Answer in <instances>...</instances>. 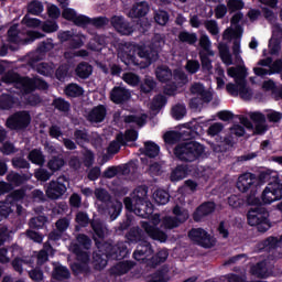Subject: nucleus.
<instances>
[{
  "instance_id": "f257e3e1",
  "label": "nucleus",
  "mask_w": 282,
  "mask_h": 282,
  "mask_svg": "<svg viewBox=\"0 0 282 282\" xmlns=\"http://www.w3.org/2000/svg\"><path fill=\"white\" fill-rule=\"evenodd\" d=\"M95 235L97 250L93 252V267L96 271H101L108 265L109 260H123L129 257L130 250L123 241L113 243L111 241H100L105 239V230L100 223L91 224Z\"/></svg>"
},
{
  "instance_id": "f03ea898",
  "label": "nucleus",
  "mask_w": 282,
  "mask_h": 282,
  "mask_svg": "<svg viewBox=\"0 0 282 282\" xmlns=\"http://www.w3.org/2000/svg\"><path fill=\"white\" fill-rule=\"evenodd\" d=\"M159 59L158 52H150L145 45H138L135 50L123 52L121 61L129 67L133 65L140 69H147L152 63H156Z\"/></svg>"
},
{
  "instance_id": "7ed1b4c3",
  "label": "nucleus",
  "mask_w": 282,
  "mask_h": 282,
  "mask_svg": "<svg viewBox=\"0 0 282 282\" xmlns=\"http://www.w3.org/2000/svg\"><path fill=\"white\" fill-rule=\"evenodd\" d=\"M173 153L180 161L192 163L203 156L205 153V147L192 139H185V142H182L175 147Z\"/></svg>"
},
{
  "instance_id": "20e7f679",
  "label": "nucleus",
  "mask_w": 282,
  "mask_h": 282,
  "mask_svg": "<svg viewBox=\"0 0 282 282\" xmlns=\"http://www.w3.org/2000/svg\"><path fill=\"white\" fill-rule=\"evenodd\" d=\"M262 202L263 200L260 199L259 204L251 205L254 207L247 213V224L251 227H256L258 232L265 234L271 229L272 224L270 221V213L262 205Z\"/></svg>"
},
{
  "instance_id": "39448f33",
  "label": "nucleus",
  "mask_w": 282,
  "mask_h": 282,
  "mask_svg": "<svg viewBox=\"0 0 282 282\" xmlns=\"http://www.w3.org/2000/svg\"><path fill=\"white\" fill-rule=\"evenodd\" d=\"M258 176L253 173H245L239 176L237 182V187L242 193H249L247 195V204L248 205H258L260 204V198L257 197L259 192L258 189Z\"/></svg>"
},
{
  "instance_id": "423d86ee",
  "label": "nucleus",
  "mask_w": 282,
  "mask_h": 282,
  "mask_svg": "<svg viewBox=\"0 0 282 282\" xmlns=\"http://www.w3.org/2000/svg\"><path fill=\"white\" fill-rule=\"evenodd\" d=\"M2 83L12 85L22 95H31L36 91L35 79L29 76H21L19 73H7L2 77Z\"/></svg>"
},
{
  "instance_id": "0eeeda50",
  "label": "nucleus",
  "mask_w": 282,
  "mask_h": 282,
  "mask_svg": "<svg viewBox=\"0 0 282 282\" xmlns=\"http://www.w3.org/2000/svg\"><path fill=\"white\" fill-rule=\"evenodd\" d=\"M32 123V115L29 110H17L6 119L4 127L10 131H25Z\"/></svg>"
},
{
  "instance_id": "6e6552de",
  "label": "nucleus",
  "mask_w": 282,
  "mask_h": 282,
  "mask_svg": "<svg viewBox=\"0 0 282 282\" xmlns=\"http://www.w3.org/2000/svg\"><path fill=\"white\" fill-rule=\"evenodd\" d=\"M227 74L230 78L235 79L236 85L240 88V99L251 100L253 93L248 86L247 82V68L245 66L230 67L227 70Z\"/></svg>"
},
{
  "instance_id": "1a4fd4ad",
  "label": "nucleus",
  "mask_w": 282,
  "mask_h": 282,
  "mask_svg": "<svg viewBox=\"0 0 282 282\" xmlns=\"http://www.w3.org/2000/svg\"><path fill=\"white\" fill-rule=\"evenodd\" d=\"M65 182H68L67 178L65 176H59L57 180H52L46 183L44 186L46 197L53 200L61 199L67 191Z\"/></svg>"
},
{
  "instance_id": "9d476101",
  "label": "nucleus",
  "mask_w": 282,
  "mask_h": 282,
  "mask_svg": "<svg viewBox=\"0 0 282 282\" xmlns=\"http://www.w3.org/2000/svg\"><path fill=\"white\" fill-rule=\"evenodd\" d=\"M282 199V183L279 178L270 182L261 194L262 204H273Z\"/></svg>"
},
{
  "instance_id": "9b49d317",
  "label": "nucleus",
  "mask_w": 282,
  "mask_h": 282,
  "mask_svg": "<svg viewBox=\"0 0 282 282\" xmlns=\"http://www.w3.org/2000/svg\"><path fill=\"white\" fill-rule=\"evenodd\" d=\"M188 238L191 241H193L195 245L209 249L215 246V242L212 238V236L203 228H192L188 231Z\"/></svg>"
},
{
  "instance_id": "f8f14e48",
  "label": "nucleus",
  "mask_w": 282,
  "mask_h": 282,
  "mask_svg": "<svg viewBox=\"0 0 282 282\" xmlns=\"http://www.w3.org/2000/svg\"><path fill=\"white\" fill-rule=\"evenodd\" d=\"M216 210V203L206 200L202 203L193 213L192 217L195 223H200L204 218L213 215Z\"/></svg>"
},
{
  "instance_id": "ddd939ff",
  "label": "nucleus",
  "mask_w": 282,
  "mask_h": 282,
  "mask_svg": "<svg viewBox=\"0 0 282 282\" xmlns=\"http://www.w3.org/2000/svg\"><path fill=\"white\" fill-rule=\"evenodd\" d=\"M141 227L144 232L155 241L164 243L169 239V236L165 231L161 230L159 227L150 224L149 221H142Z\"/></svg>"
},
{
  "instance_id": "4468645a",
  "label": "nucleus",
  "mask_w": 282,
  "mask_h": 282,
  "mask_svg": "<svg viewBox=\"0 0 282 282\" xmlns=\"http://www.w3.org/2000/svg\"><path fill=\"white\" fill-rule=\"evenodd\" d=\"M194 138V130L188 128L187 130H183V132H177L172 130L171 132H165L164 142L166 144H176L180 141L189 140Z\"/></svg>"
},
{
  "instance_id": "2eb2a0df",
  "label": "nucleus",
  "mask_w": 282,
  "mask_h": 282,
  "mask_svg": "<svg viewBox=\"0 0 282 282\" xmlns=\"http://www.w3.org/2000/svg\"><path fill=\"white\" fill-rule=\"evenodd\" d=\"M154 213V205L151 200H134V215L142 219H149Z\"/></svg>"
},
{
  "instance_id": "dca6fc26",
  "label": "nucleus",
  "mask_w": 282,
  "mask_h": 282,
  "mask_svg": "<svg viewBox=\"0 0 282 282\" xmlns=\"http://www.w3.org/2000/svg\"><path fill=\"white\" fill-rule=\"evenodd\" d=\"M154 253V249L150 241L142 240L137 245L135 250L132 253V257L135 261H142Z\"/></svg>"
},
{
  "instance_id": "f3484780",
  "label": "nucleus",
  "mask_w": 282,
  "mask_h": 282,
  "mask_svg": "<svg viewBox=\"0 0 282 282\" xmlns=\"http://www.w3.org/2000/svg\"><path fill=\"white\" fill-rule=\"evenodd\" d=\"M110 24H112V28H115L119 34L130 35L133 33V28L123 17H112L110 19Z\"/></svg>"
},
{
  "instance_id": "a211bd4d",
  "label": "nucleus",
  "mask_w": 282,
  "mask_h": 282,
  "mask_svg": "<svg viewBox=\"0 0 282 282\" xmlns=\"http://www.w3.org/2000/svg\"><path fill=\"white\" fill-rule=\"evenodd\" d=\"M131 98V94L128 89L121 86H115L112 90H110V101L115 105H123Z\"/></svg>"
},
{
  "instance_id": "6ab92c4d",
  "label": "nucleus",
  "mask_w": 282,
  "mask_h": 282,
  "mask_svg": "<svg viewBox=\"0 0 282 282\" xmlns=\"http://www.w3.org/2000/svg\"><path fill=\"white\" fill-rule=\"evenodd\" d=\"M149 2H134V4H132L131 9L129 10L128 17L131 19L144 18L149 13Z\"/></svg>"
},
{
  "instance_id": "aec40b11",
  "label": "nucleus",
  "mask_w": 282,
  "mask_h": 282,
  "mask_svg": "<svg viewBox=\"0 0 282 282\" xmlns=\"http://www.w3.org/2000/svg\"><path fill=\"white\" fill-rule=\"evenodd\" d=\"M126 239L132 245L140 243L147 239V231L140 227H131L126 234Z\"/></svg>"
},
{
  "instance_id": "412c9836",
  "label": "nucleus",
  "mask_w": 282,
  "mask_h": 282,
  "mask_svg": "<svg viewBox=\"0 0 282 282\" xmlns=\"http://www.w3.org/2000/svg\"><path fill=\"white\" fill-rule=\"evenodd\" d=\"M169 257L170 251L167 249H160L148 260V267L156 269L159 265L165 263Z\"/></svg>"
},
{
  "instance_id": "4be33fe9",
  "label": "nucleus",
  "mask_w": 282,
  "mask_h": 282,
  "mask_svg": "<svg viewBox=\"0 0 282 282\" xmlns=\"http://www.w3.org/2000/svg\"><path fill=\"white\" fill-rule=\"evenodd\" d=\"M107 108L105 105H98L91 109L88 113V119L90 122L100 123L106 119Z\"/></svg>"
},
{
  "instance_id": "5701e85b",
  "label": "nucleus",
  "mask_w": 282,
  "mask_h": 282,
  "mask_svg": "<svg viewBox=\"0 0 282 282\" xmlns=\"http://www.w3.org/2000/svg\"><path fill=\"white\" fill-rule=\"evenodd\" d=\"M279 247V239L270 236L257 243V248L260 252H271Z\"/></svg>"
},
{
  "instance_id": "b1692460",
  "label": "nucleus",
  "mask_w": 282,
  "mask_h": 282,
  "mask_svg": "<svg viewBox=\"0 0 282 282\" xmlns=\"http://www.w3.org/2000/svg\"><path fill=\"white\" fill-rule=\"evenodd\" d=\"M155 77L162 84L170 83L173 79V70L167 65L158 66Z\"/></svg>"
},
{
  "instance_id": "393cba45",
  "label": "nucleus",
  "mask_w": 282,
  "mask_h": 282,
  "mask_svg": "<svg viewBox=\"0 0 282 282\" xmlns=\"http://www.w3.org/2000/svg\"><path fill=\"white\" fill-rule=\"evenodd\" d=\"M134 268V262L130 260H123L122 262H117L111 269L112 274L117 276H122L129 273Z\"/></svg>"
},
{
  "instance_id": "a878e982",
  "label": "nucleus",
  "mask_w": 282,
  "mask_h": 282,
  "mask_svg": "<svg viewBox=\"0 0 282 282\" xmlns=\"http://www.w3.org/2000/svg\"><path fill=\"white\" fill-rule=\"evenodd\" d=\"M18 98L10 94L0 95V111H9L15 107Z\"/></svg>"
},
{
  "instance_id": "bb28decb",
  "label": "nucleus",
  "mask_w": 282,
  "mask_h": 282,
  "mask_svg": "<svg viewBox=\"0 0 282 282\" xmlns=\"http://www.w3.org/2000/svg\"><path fill=\"white\" fill-rule=\"evenodd\" d=\"M191 173V170L188 165L186 164H178L171 173V181L177 182L186 178L188 174Z\"/></svg>"
},
{
  "instance_id": "cd10ccee",
  "label": "nucleus",
  "mask_w": 282,
  "mask_h": 282,
  "mask_svg": "<svg viewBox=\"0 0 282 282\" xmlns=\"http://www.w3.org/2000/svg\"><path fill=\"white\" fill-rule=\"evenodd\" d=\"M121 147H126L124 145V134H122V132H119V134H117L115 141H112V142H110V144H108L107 152L110 155H116L120 152Z\"/></svg>"
},
{
  "instance_id": "c85d7f7f",
  "label": "nucleus",
  "mask_w": 282,
  "mask_h": 282,
  "mask_svg": "<svg viewBox=\"0 0 282 282\" xmlns=\"http://www.w3.org/2000/svg\"><path fill=\"white\" fill-rule=\"evenodd\" d=\"M25 197V191L23 189H15L12 191L4 199V202L10 205L12 209L15 208L17 204L21 202V199H24Z\"/></svg>"
},
{
  "instance_id": "c756f323",
  "label": "nucleus",
  "mask_w": 282,
  "mask_h": 282,
  "mask_svg": "<svg viewBox=\"0 0 282 282\" xmlns=\"http://www.w3.org/2000/svg\"><path fill=\"white\" fill-rule=\"evenodd\" d=\"M72 251L76 256V260L79 263L89 264L90 253L88 251H85L79 243H74L73 248H72Z\"/></svg>"
},
{
  "instance_id": "7c9ffc66",
  "label": "nucleus",
  "mask_w": 282,
  "mask_h": 282,
  "mask_svg": "<svg viewBox=\"0 0 282 282\" xmlns=\"http://www.w3.org/2000/svg\"><path fill=\"white\" fill-rule=\"evenodd\" d=\"M184 223H186V218L180 220L178 218H175L173 216H166L163 217L161 227L165 230H173L175 228H178Z\"/></svg>"
},
{
  "instance_id": "2f4dec72",
  "label": "nucleus",
  "mask_w": 282,
  "mask_h": 282,
  "mask_svg": "<svg viewBox=\"0 0 282 282\" xmlns=\"http://www.w3.org/2000/svg\"><path fill=\"white\" fill-rule=\"evenodd\" d=\"M75 72L78 78L86 80L93 74V66L87 62H82L77 65Z\"/></svg>"
},
{
  "instance_id": "473e14b6",
  "label": "nucleus",
  "mask_w": 282,
  "mask_h": 282,
  "mask_svg": "<svg viewBox=\"0 0 282 282\" xmlns=\"http://www.w3.org/2000/svg\"><path fill=\"white\" fill-rule=\"evenodd\" d=\"M140 151L145 156H148L150 159H154V158L159 156L161 148L155 142L148 141V142H144V148H143V150L140 149Z\"/></svg>"
},
{
  "instance_id": "72a5a7b5",
  "label": "nucleus",
  "mask_w": 282,
  "mask_h": 282,
  "mask_svg": "<svg viewBox=\"0 0 282 282\" xmlns=\"http://www.w3.org/2000/svg\"><path fill=\"white\" fill-rule=\"evenodd\" d=\"M169 273L170 267H167V264H163L161 269L154 271V273L151 275V280L148 282H169Z\"/></svg>"
},
{
  "instance_id": "f704fd0d",
  "label": "nucleus",
  "mask_w": 282,
  "mask_h": 282,
  "mask_svg": "<svg viewBox=\"0 0 282 282\" xmlns=\"http://www.w3.org/2000/svg\"><path fill=\"white\" fill-rule=\"evenodd\" d=\"M64 94L67 98H79L84 95V88L78 84L72 83L65 87Z\"/></svg>"
},
{
  "instance_id": "c9c22d12",
  "label": "nucleus",
  "mask_w": 282,
  "mask_h": 282,
  "mask_svg": "<svg viewBox=\"0 0 282 282\" xmlns=\"http://www.w3.org/2000/svg\"><path fill=\"white\" fill-rule=\"evenodd\" d=\"M167 105V97L162 94H158L153 97L150 109L152 111H161Z\"/></svg>"
},
{
  "instance_id": "e433bc0d",
  "label": "nucleus",
  "mask_w": 282,
  "mask_h": 282,
  "mask_svg": "<svg viewBox=\"0 0 282 282\" xmlns=\"http://www.w3.org/2000/svg\"><path fill=\"white\" fill-rule=\"evenodd\" d=\"M28 160L35 165H40V166L45 165V155L43 154V151H41V149L32 150L28 154Z\"/></svg>"
},
{
  "instance_id": "4c0bfd02",
  "label": "nucleus",
  "mask_w": 282,
  "mask_h": 282,
  "mask_svg": "<svg viewBox=\"0 0 282 282\" xmlns=\"http://www.w3.org/2000/svg\"><path fill=\"white\" fill-rule=\"evenodd\" d=\"M52 278L56 281L67 280L70 278V271L67 269V267H62V264H59L58 267L54 268Z\"/></svg>"
},
{
  "instance_id": "58836bf2",
  "label": "nucleus",
  "mask_w": 282,
  "mask_h": 282,
  "mask_svg": "<svg viewBox=\"0 0 282 282\" xmlns=\"http://www.w3.org/2000/svg\"><path fill=\"white\" fill-rule=\"evenodd\" d=\"M7 181L15 186H21L26 181H29V176L26 174L21 175L17 172H10L7 175Z\"/></svg>"
},
{
  "instance_id": "ea45409f",
  "label": "nucleus",
  "mask_w": 282,
  "mask_h": 282,
  "mask_svg": "<svg viewBox=\"0 0 282 282\" xmlns=\"http://www.w3.org/2000/svg\"><path fill=\"white\" fill-rule=\"evenodd\" d=\"M46 224H47V216L39 215L30 219L29 227L30 229L41 230L45 227Z\"/></svg>"
},
{
  "instance_id": "a19ab883",
  "label": "nucleus",
  "mask_w": 282,
  "mask_h": 282,
  "mask_svg": "<svg viewBox=\"0 0 282 282\" xmlns=\"http://www.w3.org/2000/svg\"><path fill=\"white\" fill-rule=\"evenodd\" d=\"M156 88V82L151 77H145L140 84V93L148 95Z\"/></svg>"
},
{
  "instance_id": "79ce46f5",
  "label": "nucleus",
  "mask_w": 282,
  "mask_h": 282,
  "mask_svg": "<svg viewBox=\"0 0 282 282\" xmlns=\"http://www.w3.org/2000/svg\"><path fill=\"white\" fill-rule=\"evenodd\" d=\"M267 272L268 269L265 262H257L256 264H253V267H251V274L259 279L267 278Z\"/></svg>"
},
{
  "instance_id": "37998d69",
  "label": "nucleus",
  "mask_w": 282,
  "mask_h": 282,
  "mask_svg": "<svg viewBox=\"0 0 282 282\" xmlns=\"http://www.w3.org/2000/svg\"><path fill=\"white\" fill-rule=\"evenodd\" d=\"M52 106L54 107L55 110H58L64 113H66L70 110L69 101L65 100L62 97L54 98Z\"/></svg>"
},
{
  "instance_id": "c03bdc74",
  "label": "nucleus",
  "mask_w": 282,
  "mask_h": 282,
  "mask_svg": "<svg viewBox=\"0 0 282 282\" xmlns=\"http://www.w3.org/2000/svg\"><path fill=\"white\" fill-rule=\"evenodd\" d=\"M154 202L158 203L160 206H165L169 204L171 195L164 189H158L153 194Z\"/></svg>"
},
{
  "instance_id": "a18cd8bd",
  "label": "nucleus",
  "mask_w": 282,
  "mask_h": 282,
  "mask_svg": "<svg viewBox=\"0 0 282 282\" xmlns=\"http://www.w3.org/2000/svg\"><path fill=\"white\" fill-rule=\"evenodd\" d=\"M70 269H72L73 273L76 275L89 274L91 272L89 264H87L85 262H73L70 265Z\"/></svg>"
},
{
  "instance_id": "49530a36",
  "label": "nucleus",
  "mask_w": 282,
  "mask_h": 282,
  "mask_svg": "<svg viewBox=\"0 0 282 282\" xmlns=\"http://www.w3.org/2000/svg\"><path fill=\"white\" fill-rule=\"evenodd\" d=\"M74 139L77 145L84 147L85 143H89V134L87 130H75L74 131Z\"/></svg>"
},
{
  "instance_id": "de8ad7c7",
  "label": "nucleus",
  "mask_w": 282,
  "mask_h": 282,
  "mask_svg": "<svg viewBox=\"0 0 282 282\" xmlns=\"http://www.w3.org/2000/svg\"><path fill=\"white\" fill-rule=\"evenodd\" d=\"M123 209V205L120 202L112 203L108 208V215H110V221L117 220Z\"/></svg>"
},
{
  "instance_id": "09e8293b",
  "label": "nucleus",
  "mask_w": 282,
  "mask_h": 282,
  "mask_svg": "<svg viewBox=\"0 0 282 282\" xmlns=\"http://www.w3.org/2000/svg\"><path fill=\"white\" fill-rule=\"evenodd\" d=\"M178 40L182 43H187L188 45H195L198 39L196 33H189L187 31H183L178 33Z\"/></svg>"
},
{
  "instance_id": "8fccbe9b",
  "label": "nucleus",
  "mask_w": 282,
  "mask_h": 282,
  "mask_svg": "<svg viewBox=\"0 0 282 282\" xmlns=\"http://www.w3.org/2000/svg\"><path fill=\"white\" fill-rule=\"evenodd\" d=\"M172 117L177 121L184 119V117H186V106L184 104H176L172 108Z\"/></svg>"
},
{
  "instance_id": "3c124183",
  "label": "nucleus",
  "mask_w": 282,
  "mask_h": 282,
  "mask_svg": "<svg viewBox=\"0 0 282 282\" xmlns=\"http://www.w3.org/2000/svg\"><path fill=\"white\" fill-rule=\"evenodd\" d=\"M43 2H40L39 0H32L28 4V13L32 15H40L41 13H43Z\"/></svg>"
},
{
  "instance_id": "603ef678",
  "label": "nucleus",
  "mask_w": 282,
  "mask_h": 282,
  "mask_svg": "<svg viewBox=\"0 0 282 282\" xmlns=\"http://www.w3.org/2000/svg\"><path fill=\"white\" fill-rule=\"evenodd\" d=\"M14 209L6 200L0 202V223L8 219L10 214H13Z\"/></svg>"
},
{
  "instance_id": "864d4df0",
  "label": "nucleus",
  "mask_w": 282,
  "mask_h": 282,
  "mask_svg": "<svg viewBox=\"0 0 282 282\" xmlns=\"http://www.w3.org/2000/svg\"><path fill=\"white\" fill-rule=\"evenodd\" d=\"M148 193H149V188L147 186H139L134 191V196H133L134 202L149 200Z\"/></svg>"
},
{
  "instance_id": "5fc2aeb1",
  "label": "nucleus",
  "mask_w": 282,
  "mask_h": 282,
  "mask_svg": "<svg viewBox=\"0 0 282 282\" xmlns=\"http://www.w3.org/2000/svg\"><path fill=\"white\" fill-rule=\"evenodd\" d=\"M154 21L161 26H164L170 21V13L167 11L161 10L159 12H155L154 14Z\"/></svg>"
},
{
  "instance_id": "6e6d98bb",
  "label": "nucleus",
  "mask_w": 282,
  "mask_h": 282,
  "mask_svg": "<svg viewBox=\"0 0 282 282\" xmlns=\"http://www.w3.org/2000/svg\"><path fill=\"white\" fill-rule=\"evenodd\" d=\"M209 56H212L209 53L199 52V58H200L203 72H210V69H213V65Z\"/></svg>"
},
{
  "instance_id": "4d7b16f0",
  "label": "nucleus",
  "mask_w": 282,
  "mask_h": 282,
  "mask_svg": "<svg viewBox=\"0 0 282 282\" xmlns=\"http://www.w3.org/2000/svg\"><path fill=\"white\" fill-rule=\"evenodd\" d=\"M68 72H69V68H68L67 64H62L55 70V78L58 82L64 83L65 79L67 78Z\"/></svg>"
},
{
  "instance_id": "13d9d810",
  "label": "nucleus",
  "mask_w": 282,
  "mask_h": 282,
  "mask_svg": "<svg viewBox=\"0 0 282 282\" xmlns=\"http://www.w3.org/2000/svg\"><path fill=\"white\" fill-rule=\"evenodd\" d=\"M220 57L226 65H232V55L230 54L229 47L224 44L219 47Z\"/></svg>"
},
{
  "instance_id": "bf43d9fd",
  "label": "nucleus",
  "mask_w": 282,
  "mask_h": 282,
  "mask_svg": "<svg viewBox=\"0 0 282 282\" xmlns=\"http://www.w3.org/2000/svg\"><path fill=\"white\" fill-rule=\"evenodd\" d=\"M11 164L14 169H30L31 163L22 158V156H15L11 160Z\"/></svg>"
},
{
  "instance_id": "052dcab7",
  "label": "nucleus",
  "mask_w": 282,
  "mask_h": 282,
  "mask_svg": "<svg viewBox=\"0 0 282 282\" xmlns=\"http://www.w3.org/2000/svg\"><path fill=\"white\" fill-rule=\"evenodd\" d=\"M65 162L62 158L53 156L48 163L47 166L51 171L56 172L61 170L64 166Z\"/></svg>"
},
{
  "instance_id": "680f3d73",
  "label": "nucleus",
  "mask_w": 282,
  "mask_h": 282,
  "mask_svg": "<svg viewBox=\"0 0 282 282\" xmlns=\"http://www.w3.org/2000/svg\"><path fill=\"white\" fill-rule=\"evenodd\" d=\"M111 20H109L107 17H98L94 18L90 21V25L95 26L96 29H104L109 25Z\"/></svg>"
},
{
  "instance_id": "e2e57ef3",
  "label": "nucleus",
  "mask_w": 282,
  "mask_h": 282,
  "mask_svg": "<svg viewBox=\"0 0 282 282\" xmlns=\"http://www.w3.org/2000/svg\"><path fill=\"white\" fill-rule=\"evenodd\" d=\"M19 34H20V32L18 30V26L12 25L11 28H9V30L7 32V41L9 43H18L20 40Z\"/></svg>"
},
{
  "instance_id": "0e129e2a",
  "label": "nucleus",
  "mask_w": 282,
  "mask_h": 282,
  "mask_svg": "<svg viewBox=\"0 0 282 282\" xmlns=\"http://www.w3.org/2000/svg\"><path fill=\"white\" fill-rule=\"evenodd\" d=\"M227 8L230 11V13H235L245 8V2L243 0H228Z\"/></svg>"
},
{
  "instance_id": "69168bd1",
  "label": "nucleus",
  "mask_w": 282,
  "mask_h": 282,
  "mask_svg": "<svg viewBox=\"0 0 282 282\" xmlns=\"http://www.w3.org/2000/svg\"><path fill=\"white\" fill-rule=\"evenodd\" d=\"M243 19V14L241 12L236 13L232 18H231V24L232 25H237L236 26V31L235 33L238 35H242L243 33V29L239 25L240 21Z\"/></svg>"
},
{
  "instance_id": "338daca9",
  "label": "nucleus",
  "mask_w": 282,
  "mask_h": 282,
  "mask_svg": "<svg viewBox=\"0 0 282 282\" xmlns=\"http://www.w3.org/2000/svg\"><path fill=\"white\" fill-rule=\"evenodd\" d=\"M34 177L37 181L47 182L52 177V173L45 169H39L34 172Z\"/></svg>"
},
{
  "instance_id": "774afa93",
  "label": "nucleus",
  "mask_w": 282,
  "mask_h": 282,
  "mask_svg": "<svg viewBox=\"0 0 282 282\" xmlns=\"http://www.w3.org/2000/svg\"><path fill=\"white\" fill-rule=\"evenodd\" d=\"M74 24L79 28H87L88 25H91V19L86 15H76Z\"/></svg>"
}]
</instances>
